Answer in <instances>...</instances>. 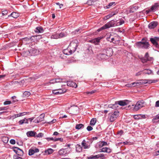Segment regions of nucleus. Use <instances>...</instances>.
I'll list each match as a JSON object with an SVG mask.
<instances>
[{
	"label": "nucleus",
	"mask_w": 159,
	"mask_h": 159,
	"mask_svg": "<svg viewBox=\"0 0 159 159\" xmlns=\"http://www.w3.org/2000/svg\"><path fill=\"white\" fill-rule=\"evenodd\" d=\"M136 45L137 47L139 48L147 49L149 47V43L144 38L142 39L141 41L136 43Z\"/></svg>",
	"instance_id": "1"
},
{
	"label": "nucleus",
	"mask_w": 159,
	"mask_h": 159,
	"mask_svg": "<svg viewBox=\"0 0 159 159\" xmlns=\"http://www.w3.org/2000/svg\"><path fill=\"white\" fill-rule=\"evenodd\" d=\"M145 102L143 100L138 101L133 108V110L137 111L144 106Z\"/></svg>",
	"instance_id": "2"
},
{
	"label": "nucleus",
	"mask_w": 159,
	"mask_h": 159,
	"mask_svg": "<svg viewBox=\"0 0 159 159\" xmlns=\"http://www.w3.org/2000/svg\"><path fill=\"white\" fill-rule=\"evenodd\" d=\"M119 112L118 111H115L113 113H110L109 114V118L111 122L114 121L118 116Z\"/></svg>",
	"instance_id": "3"
},
{
	"label": "nucleus",
	"mask_w": 159,
	"mask_h": 159,
	"mask_svg": "<svg viewBox=\"0 0 159 159\" xmlns=\"http://www.w3.org/2000/svg\"><path fill=\"white\" fill-rule=\"evenodd\" d=\"M153 59V57H149L148 53V52L145 53L144 57L141 58L142 62L143 63L147 62L148 61H152Z\"/></svg>",
	"instance_id": "4"
},
{
	"label": "nucleus",
	"mask_w": 159,
	"mask_h": 159,
	"mask_svg": "<svg viewBox=\"0 0 159 159\" xmlns=\"http://www.w3.org/2000/svg\"><path fill=\"white\" fill-rule=\"evenodd\" d=\"M92 143V139H89V141H87L84 140L81 143V145L84 149H88L90 148V144Z\"/></svg>",
	"instance_id": "5"
},
{
	"label": "nucleus",
	"mask_w": 159,
	"mask_h": 159,
	"mask_svg": "<svg viewBox=\"0 0 159 159\" xmlns=\"http://www.w3.org/2000/svg\"><path fill=\"white\" fill-rule=\"evenodd\" d=\"M27 54L29 56H34L37 55L39 53L38 51L34 48H31L27 52Z\"/></svg>",
	"instance_id": "6"
},
{
	"label": "nucleus",
	"mask_w": 159,
	"mask_h": 159,
	"mask_svg": "<svg viewBox=\"0 0 159 159\" xmlns=\"http://www.w3.org/2000/svg\"><path fill=\"white\" fill-rule=\"evenodd\" d=\"M103 52L105 53L108 58L111 56L113 54L112 49L110 48L103 50Z\"/></svg>",
	"instance_id": "7"
},
{
	"label": "nucleus",
	"mask_w": 159,
	"mask_h": 159,
	"mask_svg": "<svg viewBox=\"0 0 159 159\" xmlns=\"http://www.w3.org/2000/svg\"><path fill=\"white\" fill-rule=\"evenodd\" d=\"M159 40V38L156 37L154 38H151L150 39V41L151 43L157 48H159V45L157 42Z\"/></svg>",
	"instance_id": "8"
},
{
	"label": "nucleus",
	"mask_w": 159,
	"mask_h": 159,
	"mask_svg": "<svg viewBox=\"0 0 159 159\" xmlns=\"http://www.w3.org/2000/svg\"><path fill=\"white\" fill-rule=\"evenodd\" d=\"M14 151L18 156H21L23 154V152L22 150L17 147L12 148Z\"/></svg>",
	"instance_id": "9"
},
{
	"label": "nucleus",
	"mask_w": 159,
	"mask_h": 159,
	"mask_svg": "<svg viewBox=\"0 0 159 159\" xmlns=\"http://www.w3.org/2000/svg\"><path fill=\"white\" fill-rule=\"evenodd\" d=\"M97 58L99 60H105L108 58L104 53H100L97 55Z\"/></svg>",
	"instance_id": "10"
},
{
	"label": "nucleus",
	"mask_w": 159,
	"mask_h": 159,
	"mask_svg": "<svg viewBox=\"0 0 159 159\" xmlns=\"http://www.w3.org/2000/svg\"><path fill=\"white\" fill-rule=\"evenodd\" d=\"M145 80H138L132 83L133 87L139 86L141 84H145L146 82Z\"/></svg>",
	"instance_id": "11"
},
{
	"label": "nucleus",
	"mask_w": 159,
	"mask_h": 159,
	"mask_svg": "<svg viewBox=\"0 0 159 159\" xmlns=\"http://www.w3.org/2000/svg\"><path fill=\"white\" fill-rule=\"evenodd\" d=\"M69 152L68 148H63L60 149L58 152V154L61 156H64L68 153Z\"/></svg>",
	"instance_id": "12"
},
{
	"label": "nucleus",
	"mask_w": 159,
	"mask_h": 159,
	"mask_svg": "<svg viewBox=\"0 0 159 159\" xmlns=\"http://www.w3.org/2000/svg\"><path fill=\"white\" fill-rule=\"evenodd\" d=\"M115 24V23L114 21L113 20H112L108 22L107 24H105L104 25L105 27L107 29L114 26Z\"/></svg>",
	"instance_id": "13"
},
{
	"label": "nucleus",
	"mask_w": 159,
	"mask_h": 159,
	"mask_svg": "<svg viewBox=\"0 0 159 159\" xmlns=\"http://www.w3.org/2000/svg\"><path fill=\"white\" fill-rule=\"evenodd\" d=\"M39 151V149L37 148H31L29 151V155L31 156L35 152H38Z\"/></svg>",
	"instance_id": "14"
},
{
	"label": "nucleus",
	"mask_w": 159,
	"mask_h": 159,
	"mask_svg": "<svg viewBox=\"0 0 159 159\" xmlns=\"http://www.w3.org/2000/svg\"><path fill=\"white\" fill-rule=\"evenodd\" d=\"M78 45V41L76 39H75L74 41L71 42L70 44V47L71 46V47H74V48L76 49Z\"/></svg>",
	"instance_id": "15"
},
{
	"label": "nucleus",
	"mask_w": 159,
	"mask_h": 159,
	"mask_svg": "<svg viewBox=\"0 0 159 159\" xmlns=\"http://www.w3.org/2000/svg\"><path fill=\"white\" fill-rule=\"evenodd\" d=\"M157 25V22L152 21L148 25V27L150 29H153L156 27Z\"/></svg>",
	"instance_id": "16"
},
{
	"label": "nucleus",
	"mask_w": 159,
	"mask_h": 159,
	"mask_svg": "<svg viewBox=\"0 0 159 159\" xmlns=\"http://www.w3.org/2000/svg\"><path fill=\"white\" fill-rule=\"evenodd\" d=\"M118 104L121 106H124L128 104L129 101L127 100H121L117 101Z\"/></svg>",
	"instance_id": "17"
},
{
	"label": "nucleus",
	"mask_w": 159,
	"mask_h": 159,
	"mask_svg": "<svg viewBox=\"0 0 159 159\" xmlns=\"http://www.w3.org/2000/svg\"><path fill=\"white\" fill-rule=\"evenodd\" d=\"M107 39L108 41L110 42H113V43H115L116 41H118L116 37L113 38L111 35H110L109 37H107Z\"/></svg>",
	"instance_id": "18"
},
{
	"label": "nucleus",
	"mask_w": 159,
	"mask_h": 159,
	"mask_svg": "<svg viewBox=\"0 0 159 159\" xmlns=\"http://www.w3.org/2000/svg\"><path fill=\"white\" fill-rule=\"evenodd\" d=\"M67 84L68 86L74 87L75 88L77 87V85L74 82L71 81H67Z\"/></svg>",
	"instance_id": "19"
},
{
	"label": "nucleus",
	"mask_w": 159,
	"mask_h": 159,
	"mask_svg": "<svg viewBox=\"0 0 159 159\" xmlns=\"http://www.w3.org/2000/svg\"><path fill=\"white\" fill-rule=\"evenodd\" d=\"M36 134V132L31 131L27 132L26 133V135L28 137H35Z\"/></svg>",
	"instance_id": "20"
},
{
	"label": "nucleus",
	"mask_w": 159,
	"mask_h": 159,
	"mask_svg": "<svg viewBox=\"0 0 159 159\" xmlns=\"http://www.w3.org/2000/svg\"><path fill=\"white\" fill-rule=\"evenodd\" d=\"M159 7V5L158 3H155L154 5H152L151 8V10L152 11H154L158 10Z\"/></svg>",
	"instance_id": "21"
},
{
	"label": "nucleus",
	"mask_w": 159,
	"mask_h": 159,
	"mask_svg": "<svg viewBox=\"0 0 159 159\" xmlns=\"http://www.w3.org/2000/svg\"><path fill=\"white\" fill-rule=\"evenodd\" d=\"M118 102H116L114 104H110L108 105V107L111 108L113 109H116L118 107Z\"/></svg>",
	"instance_id": "22"
},
{
	"label": "nucleus",
	"mask_w": 159,
	"mask_h": 159,
	"mask_svg": "<svg viewBox=\"0 0 159 159\" xmlns=\"http://www.w3.org/2000/svg\"><path fill=\"white\" fill-rule=\"evenodd\" d=\"M101 152H106L107 153H110L111 152V149L107 147L103 148L102 149Z\"/></svg>",
	"instance_id": "23"
},
{
	"label": "nucleus",
	"mask_w": 159,
	"mask_h": 159,
	"mask_svg": "<svg viewBox=\"0 0 159 159\" xmlns=\"http://www.w3.org/2000/svg\"><path fill=\"white\" fill-rule=\"evenodd\" d=\"M152 121L153 123H157L159 121V114L154 117Z\"/></svg>",
	"instance_id": "24"
},
{
	"label": "nucleus",
	"mask_w": 159,
	"mask_h": 159,
	"mask_svg": "<svg viewBox=\"0 0 159 159\" xmlns=\"http://www.w3.org/2000/svg\"><path fill=\"white\" fill-rule=\"evenodd\" d=\"M36 32L38 33H41L43 32L44 30L43 28L41 27H37L35 30Z\"/></svg>",
	"instance_id": "25"
},
{
	"label": "nucleus",
	"mask_w": 159,
	"mask_h": 159,
	"mask_svg": "<svg viewBox=\"0 0 159 159\" xmlns=\"http://www.w3.org/2000/svg\"><path fill=\"white\" fill-rule=\"evenodd\" d=\"M101 38L100 37H98L95 39H94L92 40V42L94 43L95 45L98 44V43L100 41Z\"/></svg>",
	"instance_id": "26"
},
{
	"label": "nucleus",
	"mask_w": 159,
	"mask_h": 159,
	"mask_svg": "<svg viewBox=\"0 0 159 159\" xmlns=\"http://www.w3.org/2000/svg\"><path fill=\"white\" fill-rule=\"evenodd\" d=\"M68 49H70V50L69 51V52L70 54H72V53L74 52L76 49L74 48V47H71V46L70 47V45L68 46Z\"/></svg>",
	"instance_id": "27"
},
{
	"label": "nucleus",
	"mask_w": 159,
	"mask_h": 159,
	"mask_svg": "<svg viewBox=\"0 0 159 159\" xmlns=\"http://www.w3.org/2000/svg\"><path fill=\"white\" fill-rule=\"evenodd\" d=\"M104 156V154H98L95 156L92 155L91 156V158H98L99 157H102Z\"/></svg>",
	"instance_id": "28"
},
{
	"label": "nucleus",
	"mask_w": 159,
	"mask_h": 159,
	"mask_svg": "<svg viewBox=\"0 0 159 159\" xmlns=\"http://www.w3.org/2000/svg\"><path fill=\"white\" fill-rule=\"evenodd\" d=\"M23 96L24 97H28L30 95V93L29 91H25L23 94Z\"/></svg>",
	"instance_id": "29"
},
{
	"label": "nucleus",
	"mask_w": 159,
	"mask_h": 159,
	"mask_svg": "<svg viewBox=\"0 0 159 159\" xmlns=\"http://www.w3.org/2000/svg\"><path fill=\"white\" fill-rule=\"evenodd\" d=\"M96 118L92 119L90 121V125L92 126L94 125L96 123Z\"/></svg>",
	"instance_id": "30"
},
{
	"label": "nucleus",
	"mask_w": 159,
	"mask_h": 159,
	"mask_svg": "<svg viewBox=\"0 0 159 159\" xmlns=\"http://www.w3.org/2000/svg\"><path fill=\"white\" fill-rule=\"evenodd\" d=\"M116 5V3L115 2H112L110 3L108 5L104 7L107 9H108L110 8L111 7L112 5L115 6Z\"/></svg>",
	"instance_id": "31"
},
{
	"label": "nucleus",
	"mask_w": 159,
	"mask_h": 159,
	"mask_svg": "<svg viewBox=\"0 0 159 159\" xmlns=\"http://www.w3.org/2000/svg\"><path fill=\"white\" fill-rule=\"evenodd\" d=\"M44 114H42L40 115L39 117L38 118V119H39V121L40 122L43 120L44 117Z\"/></svg>",
	"instance_id": "32"
},
{
	"label": "nucleus",
	"mask_w": 159,
	"mask_h": 159,
	"mask_svg": "<svg viewBox=\"0 0 159 159\" xmlns=\"http://www.w3.org/2000/svg\"><path fill=\"white\" fill-rule=\"evenodd\" d=\"M53 152V150L51 148H49L48 149L45 151V152L48 154H50L52 153Z\"/></svg>",
	"instance_id": "33"
},
{
	"label": "nucleus",
	"mask_w": 159,
	"mask_h": 159,
	"mask_svg": "<svg viewBox=\"0 0 159 159\" xmlns=\"http://www.w3.org/2000/svg\"><path fill=\"white\" fill-rule=\"evenodd\" d=\"M11 16L12 17L15 18H16L18 16V14L15 12H12L11 15L8 16Z\"/></svg>",
	"instance_id": "34"
},
{
	"label": "nucleus",
	"mask_w": 159,
	"mask_h": 159,
	"mask_svg": "<svg viewBox=\"0 0 159 159\" xmlns=\"http://www.w3.org/2000/svg\"><path fill=\"white\" fill-rule=\"evenodd\" d=\"M2 140L4 143H7L9 140V139L8 137H3L2 138Z\"/></svg>",
	"instance_id": "35"
},
{
	"label": "nucleus",
	"mask_w": 159,
	"mask_h": 159,
	"mask_svg": "<svg viewBox=\"0 0 159 159\" xmlns=\"http://www.w3.org/2000/svg\"><path fill=\"white\" fill-rule=\"evenodd\" d=\"M58 34L55 33L52 34L51 37V38L52 39H58L59 38Z\"/></svg>",
	"instance_id": "36"
},
{
	"label": "nucleus",
	"mask_w": 159,
	"mask_h": 159,
	"mask_svg": "<svg viewBox=\"0 0 159 159\" xmlns=\"http://www.w3.org/2000/svg\"><path fill=\"white\" fill-rule=\"evenodd\" d=\"M143 71L144 73L145 74L150 75L152 73V70L148 69H145L143 70Z\"/></svg>",
	"instance_id": "37"
},
{
	"label": "nucleus",
	"mask_w": 159,
	"mask_h": 159,
	"mask_svg": "<svg viewBox=\"0 0 159 159\" xmlns=\"http://www.w3.org/2000/svg\"><path fill=\"white\" fill-rule=\"evenodd\" d=\"M76 151L78 152H80L82 150V147L79 145H77L76 147Z\"/></svg>",
	"instance_id": "38"
},
{
	"label": "nucleus",
	"mask_w": 159,
	"mask_h": 159,
	"mask_svg": "<svg viewBox=\"0 0 159 159\" xmlns=\"http://www.w3.org/2000/svg\"><path fill=\"white\" fill-rule=\"evenodd\" d=\"M84 126V125L82 124L77 125L75 127L76 129H79L82 128Z\"/></svg>",
	"instance_id": "39"
},
{
	"label": "nucleus",
	"mask_w": 159,
	"mask_h": 159,
	"mask_svg": "<svg viewBox=\"0 0 159 159\" xmlns=\"http://www.w3.org/2000/svg\"><path fill=\"white\" fill-rule=\"evenodd\" d=\"M107 145V143L106 142L104 141L101 142L99 143V146L100 147H102L104 146Z\"/></svg>",
	"instance_id": "40"
},
{
	"label": "nucleus",
	"mask_w": 159,
	"mask_h": 159,
	"mask_svg": "<svg viewBox=\"0 0 159 159\" xmlns=\"http://www.w3.org/2000/svg\"><path fill=\"white\" fill-rule=\"evenodd\" d=\"M58 92H59V94H61L63 93H64L66 91V90L65 89H57Z\"/></svg>",
	"instance_id": "41"
},
{
	"label": "nucleus",
	"mask_w": 159,
	"mask_h": 159,
	"mask_svg": "<svg viewBox=\"0 0 159 159\" xmlns=\"http://www.w3.org/2000/svg\"><path fill=\"white\" fill-rule=\"evenodd\" d=\"M66 34L63 33L62 32L59 34H58L59 38H61L64 37L66 36Z\"/></svg>",
	"instance_id": "42"
},
{
	"label": "nucleus",
	"mask_w": 159,
	"mask_h": 159,
	"mask_svg": "<svg viewBox=\"0 0 159 159\" xmlns=\"http://www.w3.org/2000/svg\"><path fill=\"white\" fill-rule=\"evenodd\" d=\"M12 99L13 100L12 102V103H14L18 101V100L16 99V96H13L11 97Z\"/></svg>",
	"instance_id": "43"
},
{
	"label": "nucleus",
	"mask_w": 159,
	"mask_h": 159,
	"mask_svg": "<svg viewBox=\"0 0 159 159\" xmlns=\"http://www.w3.org/2000/svg\"><path fill=\"white\" fill-rule=\"evenodd\" d=\"M93 0H89L88 1L87 3L89 6L93 5Z\"/></svg>",
	"instance_id": "44"
},
{
	"label": "nucleus",
	"mask_w": 159,
	"mask_h": 159,
	"mask_svg": "<svg viewBox=\"0 0 159 159\" xmlns=\"http://www.w3.org/2000/svg\"><path fill=\"white\" fill-rule=\"evenodd\" d=\"M43 134L42 133H39L38 134H36L35 137L40 138L43 136Z\"/></svg>",
	"instance_id": "45"
},
{
	"label": "nucleus",
	"mask_w": 159,
	"mask_h": 159,
	"mask_svg": "<svg viewBox=\"0 0 159 159\" xmlns=\"http://www.w3.org/2000/svg\"><path fill=\"white\" fill-rule=\"evenodd\" d=\"M25 118H24V119L22 120H20V121H19V125H22L23 123H25Z\"/></svg>",
	"instance_id": "46"
},
{
	"label": "nucleus",
	"mask_w": 159,
	"mask_h": 159,
	"mask_svg": "<svg viewBox=\"0 0 159 159\" xmlns=\"http://www.w3.org/2000/svg\"><path fill=\"white\" fill-rule=\"evenodd\" d=\"M58 91V90H54L52 91V93L53 94H55V95H58L59 94V92L57 91Z\"/></svg>",
	"instance_id": "47"
},
{
	"label": "nucleus",
	"mask_w": 159,
	"mask_h": 159,
	"mask_svg": "<svg viewBox=\"0 0 159 159\" xmlns=\"http://www.w3.org/2000/svg\"><path fill=\"white\" fill-rule=\"evenodd\" d=\"M95 91H96L93 90L91 92H87L85 93L88 94V95H90L93 94V93H94Z\"/></svg>",
	"instance_id": "48"
},
{
	"label": "nucleus",
	"mask_w": 159,
	"mask_h": 159,
	"mask_svg": "<svg viewBox=\"0 0 159 159\" xmlns=\"http://www.w3.org/2000/svg\"><path fill=\"white\" fill-rule=\"evenodd\" d=\"M105 29H106V28L105 26V25H104L103 26H102L99 29H98L97 30V31L98 32H99L101 30H105Z\"/></svg>",
	"instance_id": "49"
},
{
	"label": "nucleus",
	"mask_w": 159,
	"mask_h": 159,
	"mask_svg": "<svg viewBox=\"0 0 159 159\" xmlns=\"http://www.w3.org/2000/svg\"><path fill=\"white\" fill-rule=\"evenodd\" d=\"M12 103V102L10 101H7L4 102V105H8Z\"/></svg>",
	"instance_id": "50"
},
{
	"label": "nucleus",
	"mask_w": 159,
	"mask_h": 159,
	"mask_svg": "<svg viewBox=\"0 0 159 159\" xmlns=\"http://www.w3.org/2000/svg\"><path fill=\"white\" fill-rule=\"evenodd\" d=\"M14 159H23L20 157H19L17 155H14L13 156Z\"/></svg>",
	"instance_id": "51"
},
{
	"label": "nucleus",
	"mask_w": 159,
	"mask_h": 159,
	"mask_svg": "<svg viewBox=\"0 0 159 159\" xmlns=\"http://www.w3.org/2000/svg\"><path fill=\"white\" fill-rule=\"evenodd\" d=\"M23 113H20L18 114H16L15 115V117H20L22 116V114Z\"/></svg>",
	"instance_id": "52"
},
{
	"label": "nucleus",
	"mask_w": 159,
	"mask_h": 159,
	"mask_svg": "<svg viewBox=\"0 0 159 159\" xmlns=\"http://www.w3.org/2000/svg\"><path fill=\"white\" fill-rule=\"evenodd\" d=\"M118 13L117 11H116L115 12H112L110 14L111 16H112L116 15Z\"/></svg>",
	"instance_id": "53"
},
{
	"label": "nucleus",
	"mask_w": 159,
	"mask_h": 159,
	"mask_svg": "<svg viewBox=\"0 0 159 159\" xmlns=\"http://www.w3.org/2000/svg\"><path fill=\"white\" fill-rule=\"evenodd\" d=\"M87 129L88 131H90L93 129V128L91 126H88L87 128Z\"/></svg>",
	"instance_id": "54"
},
{
	"label": "nucleus",
	"mask_w": 159,
	"mask_h": 159,
	"mask_svg": "<svg viewBox=\"0 0 159 159\" xmlns=\"http://www.w3.org/2000/svg\"><path fill=\"white\" fill-rule=\"evenodd\" d=\"M10 143L12 144H15L16 141L14 139H11L10 140Z\"/></svg>",
	"instance_id": "55"
},
{
	"label": "nucleus",
	"mask_w": 159,
	"mask_h": 159,
	"mask_svg": "<svg viewBox=\"0 0 159 159\" xmlns=\"http://www.w3.org/2000/svg\"><path fill=\"white\" fill-rule=\"evenodd\" d=\"M58 140L62 142L63 141V139L61 138H56L55 139V141H57Z\"/></svg>",
	"instance_id": "56"
},
{
	"label": "nucleus",
	"mask_w": 159,
	"mask_h": 159,
	"mask_svg": "<svg viewBox=\"0 0 159 159\" xmlns=\"http://www.w3.org/2000/svg\"><path fill=\"white\" fill-rule=\"evenodd\" d=\"M124 22H125V21L123 20H122V19L120 20L119 21V24H118V25H121L122 24H124Z\"/></svg>",
	"instance_id": "57"
},
{
	"label": "nucleus",
	"mask_w": 159,
	"mask_h": 159,
	"mask_svg": "<svg viewBox=\"0 0 159 159\" xmlns=\"http://www.w3.org/2000/svg\"><path fill=\"white\" fill-rule=\"evenodd\" d=\"M46 139L48 141L49 140H52L54 141H55V139L54 138L52 137V138H46Z\"/></svg>",
	"instance_id": "58"
},
{
	"label": "nucleus",
	"mask_w": 159,
	"mask_h": 159,
	"mask_svg": "<svg viewBox=\"0 0 159 159\" xmlns=\"http://www.w3.org/2000/svg\"><path fill=\"white\" fill-rule=\"evenodd\" d=\"M68 50H69V49L68 48L67 49L65 50L63 52L64 54H66V55H69L70 54H69V53L67 52V51H68Z\"/></svg>",
	"instance_id": "59"
},
{
	"label": "nucleus",
	"mask_w": 159,
	"mask_h": 159,
	"mask_svg": "<svg viewBox=\"0 0 159 159\" xmlns=\"http://www.w3.org/2000/svg\"><path fill=\"white\" fill-rule=\"evenodd\" d=\"M134 85H133L132 83L130 84H126L125 86L128 87H133Z\"/></svg>",
	"instance_id": "60"
},
{
	"label": "nucleus",
	"mask_w": 159,
	"mask_h": 159,
	"mask_svg": "<svg viewBox=\"0 0 159 159\" xmlns=\"http://www.w3.org/2000/svg\"><path fill=\"white\" fill-rule=\"evenodd\" d=\"M56 4L59 5V8L61 9L63 6V4H60L59 2L56 3Z\"/></svg>",
	"instance_id": "61"
},
{
	"label": "nucleus",
	"mask_w": 159,
	"mask_h": 159,
	"mask_svg": "<svg viewBox=\"0 0 159 159\" xmlns=\"http://www.w3.org/2000/svg\"><path fill=\"white\" fill-rule=\"evenodd\" d=\"M111 17V16L110 14H109L104 17V19L107 20Z\"/></svg>",
	"instance_id": "62"
},
{
	"label": "nucleus",
	"mask_w": 159,
	"mask_h": 159,
	"mask_svg": "<svg viewBox=\"0 0 159 159\" xmlns=\"http://www.w3.org/2000/svg\"><path fill=\"white\" fill-rule=\"evenodd\" d=\"M57 81V80L56 79H53L52 80H50V83H52V84L56 83Z\"/></svg>",
	"instance_id": "63"
},
{
	"label": "nucleus",
	"mask_w": 159,
	"mask_h": 159,
	"mask_svg": "<svg viewBox=\"0 0 159 159\" xmlns=\"http://www.w3.org/2000/svg\"><path fill=\"white\" fill-rule=\"evenodd\" d=\"M155 107H159V100L156 102L155 105Z\"/></svg>",
	"instance_id": "64"
}]
</instances>
